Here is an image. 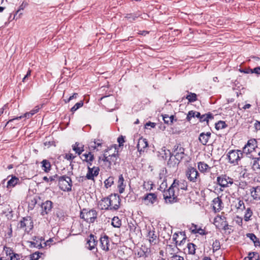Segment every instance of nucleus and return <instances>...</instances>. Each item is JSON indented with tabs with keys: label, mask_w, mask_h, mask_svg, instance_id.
Here are the masks:
<instances>
[{
	"label": "nucleus",
	"mask_w": 260,
	"mask_h": 260,
	"mask_svg": "<svg viewBox=\"0 0 260 260\" xmlns=\"http://www.w3.org/2000/svg\"><path fill=\"white\" fill-rule=\"evenodd\" d=\"M178 192L174 187L171 186L166 190L164 191V198L166 203H173L177 202Z\"/></svg>",
	"instance_id": "1"
},
{
	"label": "nucleus",
	"mask_w": 260,
	"mask_h": 260,
	"mask_svg": "<svg viewBox=\"0 0 260 260\" xmlns=\"http://www.w3.org/2000/svg\"><path fill=\"white\" fill-rule=\"evenodd\" d=\"M80 217L87 222L93 223L97 217V212L94 209L89 211L83 209L80 213Z\"/></svg>",
	"instance_id": "2"
},
{
	"label": "nucleus",
	"mask_w": 260,
	"mask_h": 260,
	"mask_svg": "<svg viewBox=\"0 0 260 260\" xmlns=\"http://www.w3.org/2000/svg\"><path fill=\"white\" fill-rule=\"evenodd\" d=\"M58 184L60 189L64 191H71L72 186L71 179L66 176H61L59 178Z\"/></svg>",
	"instance_id": "3"
},
{
	"label": "nucleus",
	"mask_w": 260,
	"mask_h": 260,
	"mask_svg": "<svg viewBox=\"0 0 260 260\" xmlns=\"http://www.w3.org/2000/svg\"><path fill=\"white\" fill-rule=\"evenodd\" d=\"M19 228L27 233H29L33 228V222L30 217L23 218L18 223Z\"/></svg>",
	"instance_id": "4"
},
{
	"label": "nucleus",
	"mask_w": 260,
	"mask_h": 260,
	"mask_svg": "<svg viewBox=\"0 0 260 260\" xmlns=\"http://www.w3.org/2000/svg\"><path fill=\"white\" fill-rule=\"evenodd\" d=\"M242 157L243 153L241 150H232L228 153V158L231 164H238V161Z\"/></svg>",
	"instance_id": "5"
},
{
	"label": "nucleus",
	"mask_w": 260,
	"mask_h": 260,
	"mask_svg": "<svg viewBox=\"0 0 260 260\" xmlns=\"http://www.w3.org/2000/svg\"><path fill=\"white\" fill-rule=\"evenodd\" d=\"M217 182L221 187H228L232 185L234 182L233 179L226 175H221L217 178Z\"/></svg>",
	"instance_id": "6"
},
{
	"label": "nucleus",
	"mask_w": 260,
	"mask_h": 260,
	"mask_svg": "<svg viewBox=\"0 0 260 260\" xmlns=\"http://www.w3.org/2000/svg\"><path fill=\"white\" fill-rule=\"evenodd\" d=\"M186 175L190 181L196 182L200 180L199 174L198 171L193 167H189L187 169Z\"/></svg>",
	"instance_id": "7"
},
{
	"label": "nucleus",
	"mask_w": 260,
	"mask_h": 260,
	"mask_svg": "<svg viewBox=\"0 0 260 260\" xmlns=\"http://www.w3.org/2000/svg\"><path fill=\"white\" fill-rule=\"evenodd\" d=\"M257 141L255 139L249 140L243 148V152L250 154L253 152H257Z\"/></svg>",
	"instance_id": "8"
},
{
	"label": "nucleus",
	"mask_w": 260,
	"mask_h": 260,
	"mask_svg": "<svg viewBox=\"0 0 260 260\" xmlns=\"http://www.w3.org/2000/svg\"><path fill=\"white\" fill-rule=\"evenodd\" d=\"M172 185L174 187L177 191H178V194L180 191L183 192L187 190V182L184 180H175L172 183Z\"/></svg>",
	"instance_id": "9"
},
{
	"label": "nucleus",
	"mask_w": 260,
	"mask_h": 260,
	"mask_svg": "<svg viewBox=\"0 0 260 260\" xmlns=\"http://www.w3.org/2000/svg\"><path fill=\"white\" fill-rule=\"evenodd\" d=\"M110 209L116 210L118 208L120 204V199L118 196L116 195H111L109 196Z\"/></svg>",
	"instance_id": "10"
},
{
	"label": "nucleus",
	"mask_w": 260,
	"mask_h": 260,
	"mask_svg": "<svg viewBox=\"0 0 260 260\" xmlns=\"http://www.w3.org/2000/svg\"><path fill=\"white\" fill-rule=\"evenodd\" d=\"M99 168L98 167L90 168L88 166V172L86 175V178L89 180H94V178L96 177L99 173Z\"/></svg>",
	"instance_id": "11"
},
{
	"label": "nucleus",
	"mask_w": 260,
	"mask_h": 260,
	"mask_svg": "<svg viewBox=\"0 0 260 260\" xmlns=\"http://www.w3.org/2000/svg\"><path fill=\"white\" fill-rule=\"evenodd\" d=\"M184 148L182 147L181 146H175V149L174 151V156L178 162L183 158L184 154Z\"/></svg>",
	"instance_id": "12"
},
{
	"label": "nucleus",
	"mask_w": 260,
	"mask_h": 260,
	"mask_svg": "<svg viewBox=\"0 0 260 260\" xmlns=\"http://www.w3.org/2000/svg\"><path fill=\"white\" fill-rule=\"evenodd\" d=\"M97 243L96 238L93 235L91 234L87 240L86 247L90 250H93L95 248Z\"/></svg>",
	"instance_id": "13"
},
{
	"label": "nucleus",
	"mask_w": 260,
	"mask_h": 260,
	"mask_svg": "<svg viewBox=\"0 0 260 260\" xmlns=\"http://www.w3.org/2000/svg\"><path fill=\"white\" fill-rule=\"evenodd\" d=\"M159 155L162 157L163 159H167L169 158L168 162V165L171 164V152L168 149H167L165 147L161 148V150L159 152Z\"/></svg>",
	"instance_id": "14"
},
{
	"label": "nucleus",
	"mask_w": 260,
	"mask_h": 260,
	"mask_svg": "<svg viewBox=\"0 0 260 260\" xmlns=\"http://www.w3.org/2000/svg\"><path fill=\"white\" fill-rule=\"evenodd\" d=\"M143 200L146 202V205H152L157 201V196L153 193L147 194L144 198Z\"/></svg>",
	"instance_id": "15"
},
{
	"label": "nucleus",
	"mask_w": 260,
	"mask_h": 260,
	"mask_svg": "<svg viewBox=\"0 0 260 260\" xmlns=\"http://www.w3.org/2000/svg\"><path fill=\"white\" fill-rule=\"evenodd\" d=\"M148 146V142L146 139L141 138L139 139L137 147L140 152L142 151L144 152L145 149L147 148Z\"/></svg>",
	"instance_id": "16"
},
{
	"label": "nucleus",
	"mask_w": 260,
	"mask_h": 260,
	"mask_svg": "<svg viewBox=\"0 0 260 260\" xmlns=\"http://www.w3.org/2000/svg\"><path fill=\"white\" fill-rule=\"evenodd\" d=\"M42 209V214L44 215L47 214L50 212L52 208V203L50 201H46L42 203L41 205Z\"/></svg>",
	"instance_id": "17"
},
{
	"label": "nucleus",
	"mask_w": 260,
	"mask_h": 260,
	"mask_svg": "<svg viewBox=\"0 0 260 260\" xmlns=\"http://www.w3.org/2000/svg\"><path fill=\"white\" fill-rule=\"evenodd\" d=\"M102 145V141L99 139H94L93 141H91L89 143L88 147L90 150H99V147H101Z\"/></svg>",
	"instance_id": "18"
},
{
	"label": "nucleus",
	"mask_w": 260,
	"mask_h": 260,
	"mask_svg": "<svg viewBox=\"0 0 260 260\" xmlns=\"http://www.w3.org/2000/svg\"><path fill=\"white\" fill-rule=\"evenodd\" d=\"M110 202H109V197L105 198L101 200L99 202V207L101 210H109L110 209Z\"/></svg>",
	"instance_id": "19"
},
{
	"label": "nucleus",
	"mask_w": 260,
	"mask_h": 260,
	"mask_svg": "<svg viewBox=\"0 0 260 260\" xmlns=\"http://www.w3.org/2000/svg\"><path fill=\"white\" fill-rule=\"evenodd\" d=\"M39 108L38 107H35V108L34 109L32 110L30 112L26 113L23 116L17 117L15 118H13V119L9 120L8 121L7 123H9V122H12L14 120L20 119L23 117L29 118L30 117L32 116L34 114H35V113L38 112V111H39Z\"/></svg>",
	"instance_id": "20"
},
{
	"label": "nucleus",
	"mask_w": 260,
	"mask_h": 260,
	"mask_svg": "<svg viewBox=\"0 0 260 260\" xmlns=\"http://www.w3.org/2000/svg\"><path fill=\"white\" fill-rule=\"evenodd\" d=\"M107 151H105L102 160L104 161L108 162L109 165H111L112 162H115L116 160V154L114 153L112 155H108Z\"/></svg>",
	"instance_id": "21"
},
{
	"label": "nucleus",
	"mask_w": 260,
	"mask_h": 260,
	"mask_svg": "<svg viewBox=\"0 0 260 260\" xmlns=\"http://www.w3.org/2000/svg\"><path fill=\"white\" fill-rule=\"evenodd\" d=\"M101 101H103L107 106H110L115 104V98L113 95L105 96L101 98Z\"/></svg>",
	"instance_id": "22"
},
{
	"label": "nucleus",
	"mask_w": 260,
	"mask_h": 260,
	"mask_svg": "<svg viewBox=\"0 0 260 260\" xmlns=\"http://www.w3.org/2000/svg\"><path fill=\"white\" fill-rule=\"evenodd\" d=\"M222 204L221 200L218 197L213 200V209L215 212H219L221 209Z\"/></svg>",
	"instance_id": "23"
},
{
	"label": "nucleus",
	"mask_w": 260,
	"mask_h": 260,
	"mask_svg": "<svg viewBox=\"0 0 260 260\" xmlns=\"http://www.w3.org/2000/svg\"><path fill=\"white\" fill-rule=\"evenodd\" d=\"M210 136L211 133L210 132L202 133L200 135L199 140L203 145H205L208 143Z\"/></svg>",
	"instance_id": "24"
},
{
	"label": "nucleus",
	"mask_w": 260,
	"mask_h": 260,
	"mask_svg": "<svg viewBox=\"0 0 260 260\" xmlns=\"http://www.w3.org/2000/svg\"><path fill=\"white\" fill-rule=\"evenodd\" d=\"M101 247L103 250H109V241L107 236H104L100 239Z\"/></svg>",
	"instance_id": "25"
},
{
	"label": "nucleus",
	"mask_w": 260,
	"mask_h": 260,
	"mask_svg": "<svg viewBox=\"0 0 260 260\" xmlns=\"http://www.w3.org/2000/svg\"><path fill=\"white\" fill-rule=\"evenodd\" d=\"M148 239L150 244L154 245L157 243L158 238L154 231H150L147 236Z\"/></svg>",
	"instance_id": "26"
},
{
	"label": "nucleus",
	"mask_w": 260,
	"mask_h": 260,
	"mask_svg": "<svg viewBox=\"0 0 260 260\" xmlns=\"http://www.w3.org/2000/svg\"><path fill=\"white\" fill-rule=\"evenodd\" d=\"M124 179L122 175H120L119 176L118 181L117 182V187L120 193H122L124 192L125 184H124Z\"/></svg>",
	"instance_id": "27"
},
{
	"label": "nucleus",
	"mask_w": 260,
	"mask_h": 260,
	"mask_svg": "<svg viewBox=\"0 0 260 260\" xmlns=\"http://www.w3.org/2000/svg\"><path fill=\"white\" fill-rule=\"evenodd\" d=\"M251 196L254 200H260V186L252 188L251 190Z\"/></svg>",
	"instance_id": "28"
},
{
	"label": "nucleus",
	"mask_w": 260,
	"mask_h": 260,
	"mask_svg": "<svg viewBox=\"0 0 260 260\" xmlns=\"http://www.w3.org/2000/svg\"><path fill=\"white\" fill-rule=\"evenodd\" d=\"M198 169L200 172L205 173L209 172L211 167L204 162H199L198 163Z\"/></svg>",
	"instance_id": "29"
},
{
	"label": "nucleus",
	"mask_w": 260,
	"mask_h": 260,
	"mask_svg": "<svg viewBox=\"0 0 260 260\" xmlns=\"http://www.w3.org/2000/svg\"><path fill=\"white\" fill-rule=\"evenodd\" d=\"M73 149L79 155L81 154L84 151V146L79 143H76L72 146Z\"/></svg>",
	"instance_id": "30"
},
{
	"label": "nucleus",
	"mask_w": 260,
	"mask_h": 260,
	"mask_svg": "<svg viewBox=\"0 0 260 260\" xmlns=\"http://www.w3.org/2000/svg\"><path fill=\"white\" fill-rule=\"evenodd\" d=\"M29 246L30 247H36L39 249L42 247L41 239L39 238H37L36 237L35 239H34V241H31L29 242Z\"/></svg>",
	"instance_id": "31"
},
{
	"label": "nucleus",
	"mask_w": 260,
	"mask_h": 260,
	"mask_svg": "<svg viewBox=\"0 0 260 260\" xmlns=\"http://www.w3.org/2000/svg\"><path fill=\"white\" fill-rule=\"evenodd\" d=\"M252 168L254 171H260V158H254L253 160Z\"/></svg>",
	"instance_id": "32"
},
{
	"label": "nucleus",
	"mask_w": 260,
	"mask_h": 260,
	"mask_svg": "<svg viewBox=\"0 0 260 260\" xmlns=\"http://www.w3.org/2000/svg\"><path fill=\"white\" fill-rule=\"evenodd\" d=\"M235 206L238 211H243L245 209V207L243 200L237 199L235 201Z\"/></svg>",
	"instance_id": "33"
},
{
	"label": "nucleus",
	"mask_w": 260,
	"mask_h": 260,
	"mask_svg": "<svg viewBox=\"0 0 260 260\" xmlns=\"http://www.w3.org/2000/svg\"><path fill=\"white\" fill-rule=\"evenodd\" d=\"M83 159L86 161L89 164V166H91V162L93 161L94 156L91 152L87 154H84L82 155Z\"/></svg>",
	"instance_id": "34"
},
{
	"label": "nucleus",
	"mask_w": 260,
	"mask_h": 260,
	"mask_svg": "<svg viewBox=\"0 0 260 260\" xmlns=\"http://www.w3.org/2000/svg\"><path fill=\"white\" fill-rule=\"evenodd\" d=\"M246 236L253 242L255 246L260 245V242L254 234L249 233L247 234Z\"/></svg>",
	"instance_id": "35"
},
{
	"label": "nucleus",
	"mask_w": 260,
	"mask_h": 260,
	"mask_svg": "<svg viewBox=\"0 0 260 260\" xmlns=\"http://www.w3.org/2000/svg\"><path fill=\"white\" fill-rule=\"evenodd\" d=\"M163 120L165 123L171 125L174 120V115L169 116L168 115H165L163 116Z\"/></svg>",
	"instance_id": "36"
},
{
	"label": "nucleus",
	"mask_w": 260,
	"mask_h": 260,
	"mask_svg": "<svg viewBox=\"0 0 260 260\" xmlns=\"http://www.w3.org/2000/svg\"><path fill=\"white\" fill-rule=\"evenodd\" d=\"M19 179L16 177H12V178L7 182V187L8 188L14 187L17 184Z\"/></svg>",
	"instance_id": "37"
},
{
	"label": "nucleus",
	"mask_w": 260,
	"mask_h": 260,
	"mask_svg": "<svg viewBox=\"0 0 260 260\" xmlns=\"http://www.w3.org/2000/svg\"><path fill=\"white\" fill-rule=\"evenodd\" d=\"M188 94L186 95V99L188 100L189 102L192 103L197 100V95L194 93L188 92Z\"/></svg>",
	"instance_id": "38"
},
{
	"label": "nucleus",
	"mask_w": 260,
	"mask_h": 260,
	"mask_svg": "<svg viewBox=\"0 0 260 260\" xmlns=\"http://www.w3.org/2000/svg\"><path fill=\"white\" fill-rule=\"evenodd\" d=\"M42 168L45 172H48L50 170V163L47 160L44 159L42 161Z\"/></svg>",
	"instance_id": "39"
},
{
	"label": "nucleus",
	"mask_w": 260,
	"mask_h": 260,
	"mask_svg": "<svg viewBox=\"0 0 260 260\" xmlns=\"http://www.w3.org/2000/svg\"><path fill=\"white\" fill-rule=\"evenodd\" d=\"M213 116L211 113H208L206 114L202 115L201 116L200 121L201 122L206 121L207 123L208 122L209 119H213Z\"/></svg>",
	"instance_id": "40"
},
{
	"label": "nucleus",
	"mask_w": 260,
	"mask_h": 260,
	"mask_svg": "<svg viewBox=\"0 0 260 260\" xmlns=\"http://www.w3.org/2000/svg\"><path fill=\"white\" fill-rule=\"evenodd\" d=\"M253 214V212L250 208H247L244 214V220L246 221L250 219Z\"/></svg>",
	"instance_id": "41"
},
{
	"label": "nucleus",
	"mask_w": 260,
	"mask_h": 260,
	"mask_svg": "<svg viewBox=\"0 0 260 260\" xmlns=\"http://www.w3.org/2000/svg\"><path fill=\"white\" fill-rule=\"evenodd\" d=\"M188 253L189 254H194L196 252V245L191 243L187 244Z\"/></svg>",
	"instance_id": "42"
},
{
	"label": "nucleus",
	"mask_w": 260,
	"mask_h": 260,
	"mask_svg": "<svg viewBox=\"0 0 260 260\" xmlns=\"http://www.w3.org/2000/svg\"><path fill=\"white\" fill-rule=\"evenodd\" d=\"M169 258L170 260H184L183 256L177 255V253L172 252H170Z\"/></svg>",
	"instance_id": "43"
},
{
	"label": "nucleus",
	"mask_w": 260,
	"mask_h": 260,
	"mask_svg": "<svg viewBox=\"0 0 260 260\" xmlns=\"http://www.w3.org/2000/svg\"><path fill=\"white\" fill-rule=\"evenodd\" d=\"M112 225L115 228H119L121 225V221L118 217H114L112 219Z\"/></svg>",
	"instance_id": "44"
},
{
	"label": "nucleus",
	"mask_w": 260,
	"mask_h": 260,
	"mask_svg": "<svg viewBox=\"0 0 260 260\" xmlns=\"http://www.w3.org/2000/svg\"><path fill=\"white\" fill-rule=\"evenodd\" d=\"M4 251V252L5 253L6 255L9 256L10 257H11V256H12L13 254H14L15 253L13 251V250L12 248H11L10 247H8L7 246L4 247V251Z\"/></svg>",
	"instance_id": "45"
},
{
	"label": "nucleus",
	"mask_w": 260,
	"mask_h": 260,
	"mask_svg": "<svg viewBox=\"0 0 260 260\" xmlns=\"http://www.w3.org/2000/svg\"><path fill=\"white\" fill-rule=\"evenodd\" d=\"M226 126V123L223 121H219L215 124V128L217 130L224 128Z\"/></svg>",
	"instance_id": "46"
},
{
	"label": "nucleus",
	"mask_w": 260,
	"mask_h": 260,
	"mask_svg": "<svg viewBox=\"0 0 260 260\" xmlns=\"http://www.w3.org/2000/svg\"><path fill=\"white\" fill-rule=\"evenodd\" d=\"M114 183V178L112 177H109L105 182V186L106 188L110 187Z\"/></svg>",
	"instance_id": "47"
},
{
	"label": "nucleus",
	"mask_w": 260,
	"mask_h": 260,
	"mask_svg": "<svg viewBox=\"0 0 260 260\" xmlns=\"http://www.w3.org/2000/svg\"><path fill=\"white\" fill-rule=\"evenodd\" d=\"M220 248V242L218 240H215L213 242L212 244V249L213 251L214 252L215 251L219 250Z\"/></svg>",
	"instance_id": "48"
},
{
	"label": "nucleus",
	"mask_w": 260,
	"mask_h": 260,
	"mask_svg": "<svg viewBox=\"0 0 260 260\" xmlns=\"http://www.w3.org/2000/svg\"><path fill=\"white\" fill-rule=\"evenodd\" d=\"M83 105V102L82 101H80L78 103H77L71 109V111L72 112H74L79 108L82 107Z\"/></svg>",
	"instance_id": "49"
},
{
	"label": "nucleus",
	"mask_w": 260,
	"mask_h": 260,
	"mask_svg": "<svg viewBox=\"0 0 260 260\" xmlns=\"http://www.w3.org/2000/svg\"><path fill=\"white\" fill-rule=\"evenodd\" d=\"M194 229H192V232L193 233H198L200 235H205V233L204 230L202 229L201 228H198L197 229V226L194 225Z\"/></svg>",
	"instance_id": "50"
},
{
	"label": "nucleus",
	"mask_w": 260,
	"mask_h": 260,
	"mask_svg": "<svg viewBox=\"0 0 260 260\" xmlns=\"http://www.w3.org/2000/svg\"><path fill=\"white\" fill-rule=\"evenodd\" d=\"M222 220V218L221 216H217L216 217L214 218V222H213V223L215 224V225L217 227V228H219L220 227V225H219V222L220 221H221V220Z\"/></svg>",
	"instance_id": "51"
},
{
	"label": "nucleus",
	"mask_w": 260,
	"mask_h": 260,
	"mask_svg": "<svg viewBox=\"0 0 260 260\" xmlns=\"http://www.w3.org/2000/svg\"><path fill=\"white\" fill-rule=\"evenodd\" d=\"M167 251L168 252L169 254L170 255V252H174L177 253L176 249L175 248L173 247L172 245H168L167 248Z\"/></svg>",
	"instance_id": "52"
},
{
	"label": "nucleus",
	"mask_w": 260,
	"mask_h": 260,
	"mask_svg": "<svg viewBox=\"0 0 260 260\" xmlns=\"http://www.w3.org/2000/svg\"><path fill=\"white\" fill-rule=\"evenodd\" d=\"M179 234H180V236L181 237L182 239H181V240H180V241L179 243H178L177 245H181L184 242H185V241L186 240V236H185V234L184 232H179Z\"/></svg>",
	"instance_id": "53"
},
{
	"label": "nucleus",
	"mask_w": 260,
	"mask_h": 260,
	"mask_svg": "<svg viewBox=\"0 0 260 260\" xmlns=\"http://www.w3.org/2000/svg\"><path fill=\"white\" fill-rule=\"evenodd\" d=\"M22 256L18 254L14 253L10 257V260H21Z\"/></svg>",
	"instance_id": "54"
},
{
	"label": "nucleus",
	"mask_w": 260,
	"mask_h": 260,
	"mask_svg": "<svg viewBox=\"0 0 260 260\" xmlns=\"http://www.w3.org/2000/svg\"><path fill=\"white\" fill-rule=\"evenodd\" d=\"M195 111H190L187 115V117H186V119L188 121H190L191 118L192 117H195Z\"/></svg>",
	"instance_id": "55"
},
{
	"label": "nucleus",
	"mask_w": 260,
	"mask_h": 260,
	"mask_svg": "<svg viewBox=\"0 0 260 260\" xmlns=\"http://www.w3.org/2000/svg\"><path fill=\"white\" fill-rule=\"evenodd\" d=\"M166 172H167L166 170H165V169H162L161 170V171L159 173V175L160 180H161V179L165 180Z\"/></svg>",
	"instance_id": "56"
},
{
	"label": "nucleus",
	"mask_w": 260,
	"mask_h": 260,
	"mask_svg": "<svg viewBox=\"0 0 260 260\" xmlns=\"http://www.w3.org/2000/svg\"><path fill=\"white\" fill-rule=\"evenodd\" d=\"M179 236H180L179 233H176L173 236V240L174 241H175L176 245H177L178 244V243L179 242L177 239V238H179Z\"/></svg>",
	"instance_id": "57"
},
{
	"label": "nucleus",
	"mask_w": 260,
	"mask_h": 260,
	"mask_svg": "<svg viewBox=\"0 0 260 260\" xmlns=\"http://www.w3.org/2000/svg\"><path fill=\"white\" fill-rule=\"evenodd\" d=\"M251 253L249 254V256L247 257L248 260H258V256L257 254H253L252 256H251Z\"/></svg>",
	"instance_id": "58"
},
{
	"label": "nucleus",
	"mask_w": 260,
	"mask_h": 260,
	"mask_svg": "<svg viewBox=\"0 0 260 260\" xmlns=\"http://www.w3.org/2000/svg\"><path fill=\"white\" fill-rule=\"evenodd\" d=\"M39 254L36 252L30 255L29 260H38L39 259Z\"/></svg>",
	"instance_id": "59"
},
{
	"label": "nucleus",
	"mask_w": 260,
	"mask_h": 260,
	"mask_svg": "<svg viewBox=\"0 0 260 260\" xmlns=\"http://www.w3.org/2000/svg\"><path fill=\"white\" fill-rule=\"evenodd\" d=\"M64 157L67 160H72L74 158V156L71 153H67Z\"/></svg>",
	"instance_id": "60"
},
{
	"label": "nucleus",
	"mask_w": 260,
	"mask_h": 260,
	"mask_svg": "<svg viewBox=\"0 0 260 260\" xmlns=\"http://www.w3.org/2000/svg\"><path fill=\"white\" fill-rule=\"evenodd\" d=\"M117 141L119 143L120 146H122L123 143L124 142V138L122 136L119 137L117 139Z\"/></svg>",
	"instance_id": "61"
},
{
	"label": "nucleus",
	"mask_w": 260,
	"mask_h": 260,
	"mask_svg": "<svg viewBox=\"0 0 260 260\" xmlns=\"http://www.w3.org/2000/svg\"><path fill=\"white\" fill-rule=\"evenodd\" d=\"M31 71L30 70H28L27 74L22 79V82H25L26 79L30 76Z\"/></svg>",
	"instance_id": "62"
},
{
	"label": "nucleus",
	"mask_w": 260,
	"mask_h": 260,
	"mask_svg": "<svg viewBox=\"0 0 260 260\" xmlns=\"http://www.w3.org/2000/svg\"><path fill=\"white\" fill-rule=\"evenodd\" d=\"M77 93H74L72 96H71L67 100H64L66 103H69L71 100L73 99H75L77 98Z\"/></svg>",
	"instance_id": "63"
},
{
	"label": "nucleus",
	"mask_w": 260,
	"mask_h": 260,
	"mask_svg": "<svg viewBox=\"0 0 260 260\" xmlns=\"http://www.w3.org/2000/svg\"><path fill=\"white\" fill-rule=\"evenodd\" d=\"M252 72L257 74H260V67H258L253 69Z\"/></svg>",
	"instance_id": "64"
}]
</instances>
